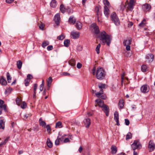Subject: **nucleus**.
Instances as JSON below:
<instances>
[{"label": "nucleus", "instance_id": "1", "mask_svg": "<svg viewBox=\"0 0 155 155\" xmlns=\"http://www.w3.org/2000/svg\"><path fill=\"white\" fill-rule=\"evenodd\" d=\"M99 37L100 40L102 41V43L104 44L106 43L108 46H109L112 39L111 36L108 35L104 31H103L101 32L99 35Z\"/></svg>", "mask_w": 155, "mask_h": 155}, {"label": "nucleus", "instance_id": "2", "mask_svg": "<svg viewBox=\"0 0 155 155\" xmlns=\"http://www.w3.org/2000/svg\"><path fill=\"white\" fill-rule=\"evenodd\" d=\"M96 77L100 80L104 79L105 77L106 72L103 68L98 67L96 71Z\"/></svg>", "mask_w": 155, "mask_h": 155}, {"label": "nucleus", "instance_id": "3", "mask_svg": "<svg viewBox=\"0 0 155 155\" xmlns=\"http://www.w3.org/2000/svg\"><path fill=\"white\" fill-rule=\"evenodd\" d=\"M110 18L111 21L116 26L120 25V21L116 13L113 12L110 15Z\"/></svg>", "mask_w": 155, "mask_h": 155}, {"label": "nucleus", "instance_id": "4", "mask_svg": "<svg viewBox=\"0 0 155 155\" xmlns=\"http://www.w3.org/2000/svg\"><path fill=\"white\" fill-rule=\"evenodd\" d=\"M132 147L133 150H134L136 149H140L141 147L140 142L138 140H135L131 145Z\"/></svg>", "mask_w": 155, "mask_h": 155}, {"label": "nucleus", "instance_id": "5", "mask_svg": "<svg viewBox=\"0 0 155 155\" xmlns=\"http://www.w3.org/2000/svg\"><path fill=\"white\" fill-rule=\"evenodd\" d=\"M134 0H130L129 2L127 4V12H128V11H132L134 6Z\"/></svg>", "mask_w": 155, "mask_h": 155}, {"label": "nucleus", "instance_id": "6", "mask_svg": "<svg viewBox=\"0 0 155 155\" xmlns=\"http://www.w3.org/2000/svg\"><path fill=\"white\" fill-rule=\"evenodd\" d=\"M140 90L142 93H146L149 91V89L147 85H144L141 87Z\"/></svg>", "mask_w": 155, "mask_h": 155}, {"label": "nucleus", "instance_id": "7", "mask_svg": "<svg viewBox=\"0 0 155 155\" xmlns=\"http://www.w3.org/2000/svg\"><path fill=\"white\" fill-rule=\"evenodd\" d=\"M72 38L75 39L79 38L80 36V33L77 31H72L71 33Z\"/></svg>", "mask_w": 155, "mask_h": 155}, {"label": "nucleus", "instance_id": "8", "mask_svg": "<svg viewBox=\"0 0 155 155\" xmlns=\"http://www.w3.org/2000/svg\"><path fill=\"white\" fill-rule=\"evenodd\" d=\"M54 20L57 25H59L60 20V16L59 14L57 13L54 16Z\"/></svg>", "mask_w": 155, "mask_h": 155}, {"label": "nucleus", "instance_id": "9", "mask_svg": "<svg viewBox=\"0 0 155 155\" xmlns=\"http://www.w3.org/2000/svg\"><path fill=\"white\" fill-rule=\"evenodd\" d=\"M91 27L94 29V32L95 34H98L99 33V27L95 23H93L91 25Z\"/></svg>", "mask_w": 155, "mask_h": 155}, {"label": "nucleus", "instance_id": "10", "mask_svg": "<svg viewBox=\"0 0 155 155\" xmlns=\"http://www.w3.org/2000/svg\"><path fill=\"white\" fill-rule=\"evenodd\" d=\"M114 119L117 123V125L118 126L120 125L119 121V114L117 111H115L114 113Z\"/></svg>", "mask_w": 155, "mask_h": 155}, {"label": "nucleus", "instance_id": "11", "mask_svg": "<svg viewBox=\"0 0 155 155\" xmlns=\"http://www.w3.org/2000/svg\"><path fill=\"white\" fill-rule=\"evenodd\" d=\"M153 57L154 56L153 54H149L146 56V58L148 62H150L153 61Z\"/></svg>", "mask_w": 155, "mask_h": 155}, {"label": "nucleus", "instance_id": "12", "mask_svg": "<svg viewBox=\"0 0 155 155\" xmlns=\"http://www.w3.org/2000/svg\"><path fill=\"white\" fill-rule=\"evenodd\" d=\"M148 148L150 151H152L154 150L155 144L152 141L150 140V141L149 143Z\"/></svg>", "mask_w": 155, "mask_h": 155}, {"label": "nucleus", "instance_id": "13", "mask_svg": "<svg viewBox=\"0 0 155 155\" xmlns=\"http://www.w3.org/2000/svg\"><path fill=\"white\" fill-rule=\"evenodd\" d=\"M102 110L105 113L106 116H108L109 115V110L108 107L106 105H105L102 107Z\"/></svg>", "mask_w": 155, "mask_h": 155}, {"label": "nucleus", "instance_id": "14", "mask_svg": "<svg viewBox=\"0 0 155 155\" xmlns=\"http://www.w3.org/2000/svg\"><path fill=\"white\" fill-rule=\"evenodd\" d=\"M96 103L98 104L100 107H103L105 104L104 103L103 101L100 99H97L95 101Z\"/></svg>", "mask_w": 155, "mask_h": 155}, {"label": "nucleus", "instance_id": "15", "mask_svg": "<svg viewBox=\"0 0 155 155\" xmlns=\"http://www.w3.org/2000/svg\"><path fill=\"white\" fill-rule=\"evenodd\" d=\"M104 12L105 16L107 17H108L109 15L110 10L107 6H104Z\"/></svg>", "mask_w": 155, "mask_h": 155}, {"label": "nucleus", "instance_id": "16", "mask_svg": "<svg viewBox=\"0 0 155 155\" xmlns=\"http://www.w3.org/2000/svg\"><path fill=\"white\" fill-rule=\"evenodd\" d=\"M84 123L87 127H88L91 124V120L90 119L87 118L84 121Z\"/></svg>", "mask_w": 155, "mask_h": 155}, {"label": "nucleus", "instance_id": "17", "mask_svg": "<svg viewBox=\"0 0 155 155\" xmlns=\"http://www.w3.org/2000/svg\"><path fill=\"white\" fill-rule=\"evenodd\" d=\"M4 101L3 100H0V108H3L4 110L6 111V106L4 104Z\"/></svg>", "mask_w": 155, "mask_h": 155}, {"label": "nucleus", "instance_id": "18", "mask_svg": "<svg viewBox=\"0 0 155 155\" xmlns=\"http://www.w3.org/2000/svg\"><path fill=\"white\" fill-rule=\"evenodd\" d=\"M0 82V83L2 85H6L7 84L6 80L3 76H1V77Z\"/></svg>", "mask_w": 155, "mask_h": 155}, {"label": "nucleus", "instance_id": "19", "mask_svg": "<svg viewBox=\"0 0 155 155\" xmlns=\"http://www.w3.org/2000/svg\"><path fill=\"white\" fill-rule=\"evenodd\" d=\"M132 39L130 38L129 39L124 40L123 42V44L124 46L130 45L131 44Z\"/></svg>", "mask_w": 155, "mask_h": 155}, {"label": "nucleus", "instance_id": "20", "mask_svg": "<svg viewBox=\"0 0 155 155\" xmlns=\"http://www.w3.org/2000/svg\"><path fill=\"white\" fill-rule=\"evenodd\" d=\"M76 20L73 16H71L69 19V22L70 24H74L76 22Z\"/></svg>", "mask_w": 155, "mask_h": 155}, {"label": "nucleus", "instance_id": "21", "mask_svg": "<svg viewBox=\"0 0 155 155\" xmlns=\"http://www.w3.org/2000/svg\"><path fill=\"white\" fill-rule=\"evenodd\" d=\"M75 26L77 29L80 30L82 28V24L80 21H77L76 22Z\"/></svg>", "mask_w": 155, "mask_h": 155}, {"label": "nucleus", "instance_id": "22", "mask_svg": "<svg viewBox=\"0 0 155 155\" xmlns=\"http://www.w3.org/2000/svg\"><path fill=\"white\" fill-rule=\"evenodd\" d=\"M46 143L47 146L49 148H51L53 146L52 143L49 138H47Z\"/></svg>", "mask_w": 155, "mask_h": 155}, {"label": "nucleus", "instance_id": "23", "mask_svg": "<svg viewBox=\"0 0 155 155\" xmlns=\"http://www.w3.org/2000/svg\"><path fill=\"white\" fill-rule=\"evenodd\" d=\"M52 81V78L51 77H49L47 81V89H49L50 87V84H51Z\"/></svg>", "mask_w": 155, "mask_h": 155}, {"label": "nucleus", "instance_id": "24", "mask_svg": "<svg viewBox=\"0 0 155 155\" xmlns=\"http://www.w3.org/2000/svg\"><path fill=\"white\" fill-rule=\"evenodd\" d=\"M111 150V152L113 154H115L117 151V148L115 146H112Z\"/></svg>", "mask_w": 155, "mask_h": 155}, {"label": "nucleus", "instance_id": "25", "mask_svg": "<svg viewBox=\"0 0 155 155\" xmlns=\"http://www.w3.org/2000/svg\"><path fill=\"white\" fill-rule=\"evenodd\" d=\"M141 70L142 72H145L148 71L147 67L146 65L143 64L141 66Z\"/></svg>", "mask_w": 155, "mask_h": 155}, {"label": "nucleus", "instance_id": "26", "mask_svg": "<svg viewBox=\"0 0 155 155\" xmlns=\"http://www.w3.org/2000/svg\"><path fill=\"white\" fill-rule=\"evenodd\" d=\"M62 127V123L61 121H58L56 123L55 126V128H61Z\"/></svg>", "mask_w": 155, "mask_h": 155}, {"label": "nucleus", "instance_id": "27", "mask_svg": "<svg viewBox=\"0 0 155 155\" xmlns=\"http://www.w3.org/2000/svg\"><path fill=\"white\" fill-rule=\"evenodd\" d=\"M68 63L71 65L74 66L75 65V60L74 59H71L69 61Z\"/></svg>", "mask_w": 155, "mask_h": 155}, {"label": "nucleus", "instance_id": "28", "mask_svg": "<svg viewBox=\"0 0 155 155\" xmlns=\"http://www.w3.org/2000/svg\"><path fill=\"white\" fill-rule=\"evenodd\" d=\"M143 8L147 11H148L150 9L151 6L149 4H146L143 5Z\"/></svg>", "mask_w": 155, "mask_h": 155}, {"label": "nucleus", "instance_id": "29", "mask_svg": "<svg viewBox=\"0 0 155 155\" xmlns=\"http://www.w3.org/2000/svg\"><path fill=\"white\" fill-rule=\"evenodd\" d=\"M5 123L3 120L0 119V129L2 128L4 130V129Z\"/></svg>", "mask_w": 155, "mask_h": 155}, {"label": "nucleus", "instance_id": "30", "mask_svg": "<svg viewBox=\"0 0 155 155\" xmlns=\"http://www.w3.org/2000/svg\"><path fill=\"white\" fill-rule=\"evenodd\" d=\"M62 137L61 138H59L58 137V138L56 140L55 142V144L56 145H58L59 144L60 141H61V142L63 140H62Z\"/></svg>", "mask_w": 155, "mask_h": 155}, {"label": "nucleus", "instance_id": "31", "mask_svg": "<svg viewBox=\"0 0 155 155\" xmlns=\"http://www.w3.org/2000/svg\"><path fill=\"white\" fill-rule=\"evenodd\" d=\"M51 6L52 8H55L56 7L57 4L56 1L55 0H52L50 3Z\"/></svg>", "mask_w": 155, "mask_h": 155}, {"label": "nucleus", "instance_id": "32", "mask_svg": "<svg viewBox=\"0 0 155 155\" xmlns=\"http://www.w3.org/2000/svg\"><path fill=\"white\" fill-rule=\"evenodd\" d=\"M70 43V41L68 39H65L64 41V46L68 47L69 46V44Z\"/></svg>", "mask_w": 155, "mask_h": 155}, {"label": "nucleus", "instance_id": "33", "mask_svg": "<svg viewBox=\"0 0 155 155\" xmlns=\"http://www.w3.org/2000/svg\"><path fill=\"white\" fill-rule=\"evenodd\" d=\"M103 94V90H100V91L97 92L96 93V95L97 97L99 98L101 95Z\"/></svg>", "mask_w": 155, "mask_h": 155}, {"label": "nucleus", "instance_id": "34", "mask_svg": "<svg viewBox=\"0 0 155 155\" xmlns=\"http://www.w3.org/2000/svg\"><path fill=\"white\" fill-rule=\"evenodd\" d=\"M127 6V4L125 3V4H121L120 5V10L122 12L126 8V6Z\"/></svg>", "mask_w": 155, "mask_h": 155}, {"label": "nucleus", "instance_id": "35", "mask_svg": "<svg viewBox=\"0 0 155 155\" xmlns=\"http://www.w3.org/2000/svg\"><path fill=\"white\" fill-rule=\"evenodd\" d=\"M17 64L18 68V69H20L21 68L22 65V63L21 61L20 60L18 61Z\"/></svg>", "mask_w": 155, "mask_h": 155}, {"label": "nucleus", "instance_id": "36", "mask_svg": "<svg viewBox=\"0 0 155 155\" xmlns=\"http://www.w3.org/2000/svg\"><path fill=\"white\" fill-rule=\"evenodd\" d=\"M132 137V134L130 133L129 132L126 136V140H128L131 138Z\"/></svg>", "mask_w": 155, "mask_h": 155}, {"label": "nucleus", "instance_id": "37", "mask_svg": "<svg viewBox=\"0 0 155 155\" xmlns=\"http://www.w3.org/2000/svg\"><path fill=\"white\" fill-rule=\"evenodd\" d=\"M7 80L8 83H10L11 82V81L12 79L11 77H10V74L9 72L7 73Z\"/></svg>", "mask_w": 155, "mask_h": 155}, {"label": "nucleus", "instance_id": "38", "mask_svg": "<svg viewBox=\"0 0 155 155\" xmlns=\"http://www.w3.org/2000/svg\"><path fill=\"white\" fill-rule=\"evenodd\" d=\"M119 106L120 108H123L124 106V102L123 100H120L119 101Z\"/></svg>", "mask_w": 155, "mask_h": 155}, {"label": "nucleus", "instance_id": "39", "mask_svg": "<svg viewBox=\"0 0 155 155\" xmlns=\"http://www.w3.org/2000/svg\"><path fill=\"white\" fill-rule=\"evenodd\" d=\"M65 38V36L63 34L57 37V38L59 40H62L64 39Z\"/></svg>", "mask_w": 155, "mask_h": 155}, {"label": "nucleus", "instance_id": "40", "mask_svg": "<svg viewBox=\"0 0 155 155\" xmlns=\"http://www.w3.org/2000/svg\"><path fill=\"white\" fill-rule=\"evenodd\" d=\"M106 85L105 84L101 83L98 84V86L101 90H102L103 88H104L105 87Z\"/></svg>", "mask_w": 155, "mask_h": 155}, {"label": "nucleus", "instance_id": "41", "mask_svg": "<svg viewBox=\"0 0 155 155\" xmlns=\"http://www.w3.org/2000/svg\"><path fill=\"white\" fill-rule=\"evenodd\" d=\"M49 44V43L48 41H44L42 43L41 46L43 48H45V47L48 45Z\"/></svg>", "mask_w": 155, "mask_h": 155}, {"label": "nucleus", "instance_id": "42", "mask_svg": "<svg viewBox=\"0 0 155 155\" xmlns=\"http://www.w3.org/2000/svg\"><path fill=\"white\" fill-rule=\"evenodd\" d=\"M60 8L61 11L63 13H64L65 12V8L63 5H61L60 6Z\"/></svg>", "mask_w": 155, "mask_h": 155}, {"label": "nucleus", "instance_id": "43", "mask_svg": "<svg viewBox=\"0 0 155 155\" xmlns=\"http://www.w3.org/2000/svg\"><path fill=\"white\" fill-rule=\"evenodd\" d=\"M101 45L100 44H98L96 48V51L97 52V54H99L100 53V48L101 47Z\"/></svg>", "mask_w": 155, "mask_h": 155}, {"label": "nucleus", "instance_id": "44", "mask_svg": "<svg viewBox=\"0 0 155 155\" xmlns=\"http://www.w3.org/2000/svg\"><path fill=\"white\" fill-rule=\"evenodd\" d=\"M103 3L104 5V6H109L110 5L109 2L108 0H103Z\"/></svg>", "mask_w": 155, "mask_h": 155}, {"label": "nucleus", "instance_id": "45", "mask_svg": "<svg viewBox=\"0 0 155 155\" xmlns=\"http://www.w3.org/2000/svg\"><path fill=\"white\" fill-rule=\"evenodd\" d=\"M16 104L18 105H20L21 102V99L18 97H17L16 100Z\"/></svg>", "mask_w": 155, "mask_h": 155}, {"label": "nucleus", "instance_id": "46", "mask_svg": "<svg viewBox=\"0 0 155 155\" xmlns=\"http://www.w3.org/2000/svg\"><path fill=\"white\" fill-rule=\"evenodd\" d=\"M40 125L42 126L43 127H45L46 125V124L45 122L43 121H41L39 122Z\"/></svg>", "mask_w": 155, "mask_h": 155}, {"label": "nucleus", "instance_id": "47", "mask_svg": "<svg viewBox=\"0 0 155 155\" xmlns=\"http://www.w3.org/2000/svg\"><path fill=\"white\" fill-rule=\"evenodd\" d=\"M27 106L26 103L25 102H23L21 105V107L23 109H24Z\"/></svg>", "mask_w": 155, "mask_h": 155}, {"label": "nucleus", "instance_id": "48", "mask_svg": "<svg viewBox=\"0 0 155 155\" xmlns=\"http://www.w3.org/2000/svg\"><path fill=\"white\" fill-rule=\"evenodd\" d=\"M95 10L97 12V15H98L100 14L99 8L98 6H96L95 8Z\"/></svg>", "mask_w": 155, "mask_h": 155}, {"label": "nucleus", "instance_id": "49", "mask_svg": "<svg viewBox=\"0 0 155 155\" xmlns=\"http://www.w3.org/2000/svg\"><path fill=\"white\" fill-rule=\"evenodd\" d=\"M38 26L39 27V28L41 30H43L44 27V25L42 23H41V24H39L38 25Z\"/></svg>", "mask_w": 155, "mask_h": 155}, {"label": "nucleus", "instance_id": "50", "mask_svg": "<svg viewBox=\"0 0 155 155\" xmlns=\"http://www.w3.org/2000/svg\"><path fill=\"white\" fill-rule=\"evenodd\" d=\"M33 78V76L31 74H28L27 75V78L26 79L29 80L30 81V79Z\"/></svg>", "mask_w": 155, "mask_h": 155}, {"label": "nucleus", "instance_id": "51", "mask_svg": "<svg viewBox=\"0 0 155 155\" xmlns=\"http://www.w3.org/2000/svg\"><path fill=\"white\" fill-rule=\"evenodd\" d=\"M30 81L29 80H28L26 79L25 80V84L26 86H27L28 85Z\"/></svg>", "mask_w": 155, "mask_h": 155}, {"label": "nucleus", "instance_id": "52", "mask_svg": "<svg viewBox=\"0 0 155 155\" xmlns=\"http://www.w3.org/2000/svg\"><path fill=\"white\" fill-rule=\"evenodd\" d=\"M38 85L37 84H34V93H35L36 90L37 88Z\"/></svg>", "mask_w": 155, "mask_h": 155}, {"label": "nucleus", "instance_id": "53", "mask_svg": "<svg viewBox=\"0 0 155 155\" xmlns=\"http://www.w3.org/2000/svg\"><path fill=\"white\" fill-rule=\"evenodd\" d=\"M46 127V128L48 132H49L51 131V127L49 125H47Z\"/></svg>", "mask_w": 155, "mask_h": 155}, {"label": "nucleus", "instance_id": "54", "mask_svg": "<svg viewBox=\"0 0 155 155\" xmlns=\"http://www.w3.org/2000/svg\"><path fill=\"white\" fill-rule=\"evenodd\" d=\"M125 124L126 125H128L130 124V121L129 120L127 119H125Z\"/></svg>", "mask_w": 155, "mask_h": 155}, {"label": "nucleus", "instance_id": "55", "mask_svg": "<svg viewBox=\"0 0 155 155\" xmlns=\"http://www.w3.org/2000/svg\"><path fill=\"white\" fill-rule=\"evenodd\" d=\"M70 141L69 139L68 138H66L63 140V142L66 143L67 142H69Z\"/></svg>", "mask_w": 155, "mask_h": 155}, {"label": "nucleus", "instance_id": "56", "mask_svg": "<svg viewBox=\"0 0 155 155\" xmlns=\"http://www.w3.org/2000/svg\"><path fill=\"white\" fill-rule=\"evenodd\" d=\"M53 48V47L52 45H49L47 47V49L48 51H50L52 50Z\"/></svg>", "mask_w": 155, "mask_h": 155}, {"label": "nucleus", "instance_id": "57", "mask_svg": "<svg viewBox=\"0 0 155 155\" xmlns=\"http://www.w3.org/2000/svg\"><path fill=\"white\" fill-rule=\"evenodd\" d=\"M77 66L78 68L80 69L82 67V64L78 62L77 63Z\"/></svg>", "mask_w": 155, "mask_h": 155}, {"label": "nucleus", "instance_id": "58", "mask_svg": "<svg viewBox=\"0 0 155 155\" xmlns=\"http://www.w3.org/2000/svg\"><path fill=\"white\" fill-rule=\"evenodd\" d=\"M31 114H26L25 115V119H26L28 117L31 116Z\"/></svg>", "mask_w": 155, "mask_h": 155}, {"label": "nucleus", "instance_id": "59", "mask_svg": "<svg viewBox=\"0 0 155 155\" xmlns=\"http://www.w3.org/2000/svg\"><path fill=\"white\" fill-rule=\"evenodd\" d=\"M43 86H44V84L42 83L40 85V91H41L43 90Z\"/></svg>", "mask_w": 155, "mask_h": 155}, {"label": "nucleus", "instance_id": "60", "mask_svg": "<svg viewBox=\"0 0 155 155\" xmlns=\"http://www.w3.org/2000/svg\"><path fill=\"white\" fill-rule=\"evenodd\" d=\"M126 46V49L127 51H129L130 50V45L125 46Z\"/></svg>", "mask_w": 155, "mask_h": 155}, {"label": "nucleus", "instance_id": "61", "mask_svg": "<svg viewBox=\"0 0 155 155\" xmlns=\"http://www.w3.org/2000/svg\"><path fill=\"white\" fill-rule=\"evenodd\" d=\"M62 75L64 76H69L70 75V74L66 72H64L63 73Z\"/></svg>", "mask_w": 155, "mask_h": 155}, {"label": "nucleus", "instance_id": "62", "mask_svg": "<svg viewBox=\"0 0 155 155\" xmlns=\"http://www.w3.org/2000/svg\"><path fill=\"white\" fill-rule=\"evenodd\" d=\"M14 0H6V2L8 3H11L14 1Z\"/></svg>", "mask_w": 155, "mask_h": 155}, {"label": "nucleus", "instance_id": "63", "mask_svg": "<svg viewBox=\"0 0 155 155\" xmlns=\"http://www.w3.org/2000/svg\"><path fill=\"white\" fill-rule=\"evenodd\" d=\"M133 25L132 22H130L128 24V27H130L132 26Z\"/></svg>", "mask_w": 155, "mask_h": 155}, {"label": "nucleus", "instance_id": "64", "mask_svg": "<svg viewBox=\"0 0 155 155\" xmlns=\"http://www.w3.org/2000/svg\"><path fill=\"white\" fill-rule=\"evenodd\" d=\"M106 97L105 95H101V97L99 98L102 99H105Z\"/></svg>", "mask_w": 155, "mask_h": 155}]
</instances>
